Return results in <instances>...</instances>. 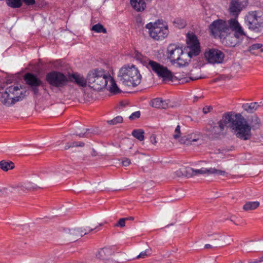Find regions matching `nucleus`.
Masks as SVG:
<instances>
[{
	"mask_svg": "<svg viewBox=\"0 0 263 263\" xmlns=\"http://www.w3.org/2000/svg\"><path fill=\"white\" fill-rule=\"evenodd\" d=\"M245 122V118L241 114L227 112L222 115V119L217 122V125L214 126L211 130L215 134H220L225 128L229 127L234 131L237 138L245 140L243 129Z\"/></svg>",
	"mask_w": 263,
	"mask_h": 263,
	"instance_id": "1",
	"label": "nucleus"
},
{
	"mask_svg": "<svg viewBox=\"0 0 263 263\" xmlns=\"http://www.w3.org/2000/svg\"><path fill=\"white\" fill-rule=\"evenodd\" d=\"M88 84L94 90L99 91L106 88L111 93L118 94L121 92L114 79L104 70L96 68L87 74Z\"/></svg>",
	"mask_w": 263,
	"mask_h": 263,
	"instance_id": "2",
	"label": "nucleus"
},
{
	"mask_svg": "<svg viewBox=\"0 0 263 263\" xmlns=\"http://www.w3.org/2000/svg\"><path fill=\"white\" fill-rule=\"evenodd\" d=\"M120 83L125 86L136 87L141 81L139 70L134 65H125L119 70L118 75Z\"/></svg>",
	"mask_w": 263,
	"mask_h": 263,
	"instance_id": "3",
	"label": "nucleus"
},
{
	"mask_svg": "<svg viewBox=\"0 0 263 263\" xmlns=\"http://www.w3.org/2000/svg\"><path fill=\"white\" fill-rule=\"evenodd\" d=\"M230 31L220 39L223 44L227 46L234 47L238 40L246 36L243 29L236 18H231L230 22Z\"/></svg>",
	"mask_w": 263,
	"mask_h": 263,
	"instance_id": "4",
	"label": "nucleus"
},
{
	"mask_svg": "<svg viewBox=\"0 0 263 263\" xmlns=\"http://www.w3.org/2000/svg\"><path fill=\"white\" fill-rule=\"evenodd\" d=\"M178 176L184 175L187 177H193L199 175L216 174L220 176H224L227 173L224 171L216 169L215 168H206L202 167L200 169H194L191 167H183L176 172Z\"/></svg>",
	"mask_w": 263,
	"mask_h": 263,
	"instance_id": "5",
	"label": "nucleus"
},
{
	"mask_svg": "<svg viewBox=\"0 0 263 263\" xmlns=\"http://www.w3.org/2000/svg\"><path fill=\"white\" fill-rule=\"evenodd\" d=\"M145 27L149 30L150 36L155 40H162L168 35L167 27L163 24L162 21L158 20L154 24L149 23Z\"/></svg>",
	"mask_w": 263,
	"mask_h": 263,
	"instance_id": "6",
	"label": "nucleus"
},
{
	"mask_svg": "<svg viewBox=\"0 0 263 263\" xmlns=\"http://www.w3.org/2000/svg\"><path fill=\"white\" fill-rule=\"evenodd\" d=\"M46 81L51 89L58 88L60 90L67 85L68 79L66 76L60 72L52 71L46 75Z\"/></svg>",
	"mask_w": 263,
	"mask_h": 263,
	"instance_id": "7",
	"label": "nucleus"
},
{
	"mask_svg": "<svg viewBox=\"0 0 263 263\" xmlns=\"http://www.w3.org/2000/svg\"><path fill=\"white\" fill-rule=\"evenodd\" d=\"M245 23L249 29L256 32L263 33V17L257 11L248 13L245 18Z\"/></svg>",
	"mask_w": 263,
	"mask_h": 263,
	"instance_id": "8",
	"label": "nucleus"
},
{
	"mask_svg": "<svg viewBox=\"0 0 263 263\" xmlns=\"http://www.w3.org/2000/svg\"><path fill=\"white\" fill-rule=\"evenodd\" d=\"M230 19L228 21L220 19L215 20L209 26V31L215 37L218 36L220 39L230 31Z\"/></svg>",
	"mask_w": 263,
	"mask_h": 263,
	"instance_id": "9",
	"label": "nucleus"
},
{
	"mask_svg": "<svg viewBox=\"0 0 263 263\" xmlns=\"http://www.w3.org/2000/svg\"><path fill=\"white\" fill-rule=\"evenodd\" d=\"M187 46L183 50L190 58L198 55L200 52V43L197 36L193 33H188L186 39Z\"/></svg>",
	"mask_w": 263,
	"mask_h": 263,
	"instance_id": "10",
	"label": "nucleus"
},
{
	"mask_svg": "<svg viewBox=\"0 0 263 263\" xmlns=\"http://www.w3.org/2000/svg\"><path fill=\"white\" fill-rule=\"evenodd\" d=\"M261 125L260 119L256 115L251 116L248 120L245 119V127L243 129L245 133V141L251 138V129L255 130L259 128Z\"/></svg>",
	"mask_w": 263,
	"mask_h": 263,
	"instance_id": "11",
	"label": "nucleus"
},
{
	"mask_svg": "<svg viewBox=\"0 0 263 263\" xmlns=\"http://www.w3.org/2000/svg\"><path fill=\"white\" fill-rule=\"evenodd\" d=\"M148 65L159 77L162 78L164 80L173 81L175 78L167 67L156 62L148 60Z\"/></svg>",
	"mask_w": 263,
	"mask_h": 263,
	"instance_id": "12",
	"label": "nucleus"
},
{
	"mask_svg": "<svg viewBox=\"0 0 263 263\" xmlns=\"http://www.w3.org/2000/svg\"><path fill=\"white\" fill-rule=\"evenodd\" d=\"M148 65L159 77L162 78L164 80L173 81L175 78L167 67L156 62L148 60Z\"/></svg>",
	"mask_w": 263,
	"mask_h": 263,
	"instance_id": "13",
	"label": "nucleus"
},
{
	"mask_svg": "<svg viewBox=\"0 0 263 263\" xmlns=\"http://www.w3.org/2000/svg\"><path fill=\"white\" fill-rule=\"evenodd\" d=\"M204 57L208 63L214 64L221 63L224 55L220 50L212 48L205 51Z\"/></svg>",
	"mask_w": 263,
	"mask_h": 263,
	"instance_id": "14",
	"label": "nucleus"
},
{
	"mask_svg": "<svg viewBox=\"0 0 263 263\" xmlns=\"http://www.w3.org/2000/svg\"><path fill=\"white\" fill-rule=\"evenodd\" d=\"M247 4V0H232L229 8L230 15L237 20V17Z\"/></svg>",
	"mask_w": 263,
	"mask_h": 263,
	"instance_id": "15",
	"label": "nucleus"
},
{
	"mask_svg": "<svg viewBox=\"0 0 263 263\" xmlns=\"http://www.w3.org/2000/svg\"><path fill=\"white\" fill-rule=\"evenodd\" d=\"M24 80L26 84L32 89L33 93L37 95L39 92L38 87L43 84L42 81L36 76L31 73H27L25 74Z\"/></svg>",
	"mask_w": 263,
	"mask_h": 263,
	"instance_id": "16",
	"label": "nucleus"
},
{
	"mask_svg": "<svg viewBox=\"0 0 263 263\" xmlns=\"http://www.w3.org/2000/svg\"><path fill=\"white\" fill-rule=\"evenodd\" d=\"M65 233L69 241H75L80 237L87 234L86 230L83 228H77L66 230Z\"/></svg>",
	"mask_w": 263,
	"mask_h": 263,
	"instance_id": "17",
	"label": "nucleus"
},
{
	"mask_svg": "<svg viewBox=\"0 0 263 263\" xmlns=\"http://www.w3.org/2000/svg\"><path fill=\"white\" fill-rule=\"evenodd\" d=\"M183 50L182 48L174 44H171L167 49V58L170 60L172 64H174L179 57L181 56L180 54L182 53Z\"/></svg>",
	"mask_w": 263,
	"mask_h": 263,
	"instance_id": "18",
	"label": "nucleus"
},
{
	"mask_svg": "<svg viewBox=\"0 0 263 263\" xmlns=\"http://www.w3.org/2000/svg\"><path fill=\"white\" fill-rule=\"evenodd\" d=\"M114 251L112 248L105 247L98 251L97 257L102 260L104 263H110L111 256Z\"/></svg>",
	"mask_w": 263,
	"mask_h": 263,
	"instance_id": "19",
	"label": "nucleus"
},
{
	"mask_svg": "<svg viewBox=\"0 0 263 263\" xmlns=\"http://www.w3.org/2000/svg\"><path fill=\"white\" fill-rule=\"evenodd\" d=\"M21 86H11L7 88V92H9L12 98L22 100L25 96L26 91L21 90Z\"/></svg>",
	"mask_w": 263,
	"mask_h": 263,
	"instance_id": "20",
	"label": "nucleus"
},
{
	"mask_svg": "<svg viewBox=\"0 0 263 263\" xmlns=\"http://www.w3.org/2000/svg\"><path fill=\"white\" fill-rule=\"evenodd\" d=\"M151 105L153 107L160 109H166L172 106L169 100H163L160 98L152 100Z\"/></svg>",
	"mask_w": 263,
	"mask_h": 263,
	"instance_id": "21",
	"label": "nucleus"
},
{
	"mask_svg": "<svg viewBox=\"0 0 263 263\" xmlns=\"http://www.w3.org/2000/svg\"><path fill=\"white\" fill-rule=\"evenodd\" d=\"M1 101L4 104L7 106H10L14 104L15 102L19 101V99H16L12 98L7 90L3 92L1 97Z\"/></svg>",
	"mask_w": 263,
	"mask_h": 263,
	"instance_id": "22",
	"label": "nucleus"
},
{
	"mask_svg": "<svg viewBox=\"0 0 263 263\" xmlns=\"http://www.w3.org/2000/svg\"><path fill=\"white\" fill-rule=\"evenodd\" d=\"M70 79L71 81L74 82L81 87H85L88 83L87 79H86L82 75L78 73H73Z\"/></svg>",
	"mask_w": 263,
	"mask_h": 263,
	"instance_id": "23",
	"label": "nucleus"
},
{
	"mask_svg": "<svg viewBox=\"0 0 263 263\" xmlns=\"http://www.w3.org/2000/svg\"><path fill=\"white\" fill-rule=\"evenodd\" d=\"M180 55L181 56L179 57V58L177 59L173 64H176L179 67H183L187 65L191 61V58H190L184 50H183L182 53Z\"/></svg>",
	"mask_w": 263,
	"mask_h": 263,
	"instance_id": "24",
	"label": "nucleus"
},
{
	"mask_svg": "<svg viewBox=\"0 0 263 263\" xmlns=\"http://www.w3.org/2000/svg\"><path fill=\"white\" fill-rule=\"evenodd\" d=\"M130 1L132 7L138 12L142 11L146 8L144 0H130Z\"/></svg>",
	"mask_w": 263,
	"mask_h": 263,
	"instance_id": "25",
	"label": "nucleus"
},
{
	"mask_svg": "<svg viewBox=\"0 0 263 263\" xmlns=\"http://www.w3.org/2000/svg\"><path fill=\"white\" fill-rule=\"evenodd\" d=\"M199 139V136L196 135L195 134H191L189 135L187 137H182L180 140L179 142L180 143L184 144L186 145L192 144L193 142H196Z\"/></svg>",
	"mask_w": 263,
	"mask_h": 263,
	"instance_id": "26",
	"label": "nucleus"
},
{
	"mask_svg": "<svg viewBox=\"0 0 263 263\" xmlns=\"http://www.w3.org/2000/svg\"><path fill=\"white\" fill-rule=\"evenodd\" d=\"M259 107L257 102L246 103L242 105V108L248 112L252 113L255 111Z\"/></svg>",
	"mask_w": 263,
	"mask_h": 263,
	"instance_id": "27",
	"label": "nucleus"
},
{
	"mask_svg": "<svg viewBox=\"0 0 263 263\" xmlns=\"http://www.w3.org/2000/svg\"><path fill=\"white\" fill-rule=\"evenodd\" d=\"M260 203L258 201L247 202L243 206V209L245 211L254 210L259 206Z\"/></svg>",
	"mask_w": 263,
	"mask_h": 263,
	"instance_id": "28",
	"label": "nucleus"
},
{
	"mask_svg": "<svg viewBox=\"0 0 263 263\" xmlns=\"http://www.w3.org/2000/svg\"><path fill=\"white\" fill-rule=\"evenodd\" d=\"M14 167V164L12 161L2 160L0 161V168L4 171L7 172Z\"/></svg>",
	"mask_w": 263,
	"mask_h": 263,
	"instance_id": "29",
	"label": "nucleus"
},
{
	"mask_svg": "<svg viewBox=\"0 0 263 263\" xmlns=\"http://www.w3.org/2000/svg\"><path fill=\"white\" fill-rule=\"evenodd\" d=\"M23 184L20 183L15 186H10L8 190L10 192L17 193L18 194H22L26 192L25 188L23 187Z\"/></svg>",
	"mask_w": 263,
	"mask_h": 263,
	"instance_id": "30",
	"label": "nucleus"
},
{
	"mask_svg": "<svg viewBox=\"0 0 263 263\" xmlns=\"http://www.w3.org/2000/svg\"><path fill=\"white\" fill-rule=\"evenodd\" d=\"M23 184L20 183L15 186H10L8 190L10 192L17 193L18 194H22L26 192L25 188L23 187Z\"/></svg>",
	"mask_w": 263,
	"mask_h": 263,
	"instance_id": "31",
	"label": "nucleus"
},
{
	"mask_svg": "<svg viewBox=\"0 0 263 263\" xmlns=\"http://www.w3.org/2000/svg\"><path fill=\"white\" fill-rule=\"evenodd\" d=\"M200 72L201 70L199 68H194L191 71L189 79L191 80H196L202 78Z\"/></svg>",
	"mask_w": 263,
	"mask_h": 263,
	"instance_id": "32",
	"label": "nucleus"
},
{
	"mask_svg": "<svg viewBox=\"0 0 263 263\" xmlns=\"http://www.w3.org/2000/svg\"><path fill=\"white\" fill-rule=\"evenodd\" d=\"M132 135L139 140V141H143L144 139V132L142 129H134L132 132Z\"/></svg>",
	"mask_w": 263,
	"mask_h": 263,
	"instance_id": "33",
	"label": "nucleus"
},
{
	"mask_svg": "<svg viewBox=\"0 0 263 263\" xmlns=\"http://www.w3.org/2000/svg\"><path fill=\"white\" fill-rule=\"evenodd\" d=\"M7 5L12 8H18L22 6V0H6Z\"/></svg>",
	"mask_w": 263,
	"mask_h": 263,
	"instance_id": "34",
	"label": "nucleus"
},
{
	"mask_svg": "<svg viewBox=\"0 0 263 263\" xmlns=\"http://www.w3.org/2000/svg\"><path fill=\"white\" fill-rule=\"evenodd\" d=\"M257 50H260L261 52V57H263V45L261 44L256 43L252 45L249 47V51L253 53V52H255Z\"/></svg>",
	"mask_w": 263,
	"mask_h": 263,
	"instance_id": "35",
	"label": "nucleus"
},
{
	"mask_svg": "<svg viewBox=\"0 0 263 263\" xmlns=\"http://www.w3.org/2000/svg\"><path fill=\"white\" fill-rule=\"evenodd\" d=\"M23 187L25 188L26 192L33 191L39 188L36 184L31 182H27L23 183Z\"/></svg>",
	"mask_w": 263,
	"mask_h": 263,
	"instance_id": "36",
	"label": "nucleus"
},
{
	"mask_svg": "<svg viewBox=\"0 0 263 263\" xmlns=\"http://www.w3.org/2000/svg\"><path fill=\"white\" fill-rule=\"evenodd\" d=\"M91 30L97 33H106L107 32L106 29L103 26L99 23L93 25L92 27Z\"/></svg>",
	"mask_w": 263,
	"mask_h": 263,
	"instance_id": "37",
	"label": "nucleus"
},
{
	"mask_svg": "<svg viewBox=\"0 0 263 263\" xmlns=\"http://www.w3.org/2000/svg\"><path fill=\"white\" fill-rule=\"evenodd\" d=\"M173 23L176 27L179 28H183L186 26V22L180 18H176L174 21Z\"/></svg>",
	"mask_w": 263,
	"mask_h": 263,
	"instance_id": "38",
	"label": "nucleus"
},
{
	"mask_svg": "<svg viewBox=\"0 0 263 263\" xmlns=\"http://www.w3.org/2000/svg\"><path fill=\"white\" fill-rule=\"evenodd\" d=\"M151 249L148 248L147 249H146L145 251L141 252L137 257V259H140V258H145L146 257L148 256L151 254Z\"/></svg>",
	"mask_w": 263,
	"mask_h": 263,
	"instance_id": "39",
	"label": "nucleus"
},
{
	"mask_svg": "<svg viewBox=\"0 0 263 263\" xmlns=\"http://www.w3.org/2000/svg\"><path fill=\"white\" fill-rule=\"evenodd\" d=\"M122 117L121 116H117L111 120H108L107 122L110 125H116L118 123H122Z\"/></svg>",
	"mask_w": 263,
	"mask_h": 263,
	"instance_id": "40",
	"label": "nucleus"
},
{
	"mask_svg": "<svg viewBox=\"0 0 263 263\" xmlns=\"http://www.w3.org/2000/svg\"><path fill=\"white\" fill-rule=\"evenodd\" d=\"M181 136V130H180V126L179 125H177L176 127L174 132V134L173 135V138L175 139H178Z\"/></svg>",
	"mask_w": 263,
	"mask_h": 263,
	"instance_id": "41",
	"label": "nucleus"
},
{
	"mask_svg": "<svg viewBox=\"0 0 263 263\" xmlns=\"http://www.w3.org/2000/svg\"><path fill=\"white\" fill-rule=\"evenodd\" d=\"M98 227L97 226H95L92 223H90L89 224V226H86L85 228H83V229H85L86 230L87 234L93 230L97 229Z\"/></svg>",
	"mask_w": 263,
	"mask_h": 263,
	"instance_id": "42",
	"label": "nucleus"
},
{
	"mask_svg": "<svg viewBox=\"0 0 263 263\" xmlns=\"http://www.w3.org/2000/svg\"><path fill=\"white\" fill-rule=\"evenodd\" d=\"M140 112L139 111H135L132 114V115L129 117V119L130 120H134L136 119H138L140 117Z\"/></svg>",
	"mask_w": 263,
	"mask_h": 263,
	"instance_id": "43",
	"label": "nucleus"
},
{
	"mask_svg": "<svg viewBox=\"0 0 263 263\" xmlns=\"http://www.w3.org/2000/svg\"><path fill=\"white\" fill-rule=\"evenodd\" d=\"M127 219V218H121L118 221V223L115 224V227H124L125 224V220Z\"/></svg>",
	"mask_w": 263,
	"mask_h": 263,
	"instance_id": "44",
	"label": "nucleus"
},
{
	"mask_svg": "<svg viewBox=\"0 0 263 263\" xmlns=\"http://www.w3.org/2000/svg\"><path fill=\"white\" fill-rule=\"evenodd\" d=\"M70 146L71 147H83L84 146V143L83 142H72L70 143Z\"/></svg>",
	"mask_w": 263,
	"mask_h": 263,
	"instance_id": "45",
	"label": "nucleus"
},
{
	"mask_svg": "<svg viewBox=\"0 0 263 263\" xmlns=\"http://www.w3.org/2000/svg\"><path fill=\"white\" fill-rule=\"evenodd\" d=\"M150 141L154 145H156L158 141L157 140V137L155 135H152L150 137Z\"/></svg>",
	"mask_w": 263,
	"mask_h": 263,
	"instance_id": "46",
	"label": "nucleus"
},
{
	"mask_svg": "<svg viewBox=\"0 0 263 263\" xmlns=\"http://www.w3.org/2000/svg\"><path fill=\"white\" fill-rule=\"evenodd\" d=\"M212 109L213 107L211 106H206L203 108V112L206 114L210 112Z\"/></svg>",
	"mask_w": 263,
	"mask_h": 263,
	"instance_id": "47",
	"label": "nucleus"
},
{
	"mask_svg": "<svg viewBox=\"0 0 263 263\" xmlns=\"http://www.w3.org/2000/svg\"><path fill=\"white\" fill-rule=\"evenodd\" d=\"M23 2L27 5H32L35 4V0H22V3Z\"/></svg>",
	"mask_w": 263,
	"mask_h": 263,
	"instance_id": "48",
	"label": "nucleus"
},
{
	"mask_svg": "<svg viewBox=\"0 0 263 263\" xmlns=\"http://www.w3.org/2000/svg\"><path fill=\"white\" fill-rule=\"evenodd\" d=\"M122 164L124 166H128L130 164V160L128 158H125L122 161Z\"/></svg>",
	"mask_w": 263,
	"mask_h": 263,
	"instance_id": "49",
	"label": "nucleus"
},
{
	"mask_svg": "<svg viewBox=\"0 0 263 263\" xmlns=\"http://www.w3.org/2000/svg\"><path fill=\"white\" fill-rule=\"evenodd\" d=\"M263 261V256L260 257L258 259H254L249 263H260Z\"/></svg>",
	"mask_w": 263,
	"mask_h": 263,
	"instance_id": "50",
	"label": "nucleus"
},
{
	"mask_svg": "<svg viewBox=\"0 0 263 263\" xmlns=\"http://www.w3.org/2000/svg\"><path fill=\"white\" fill-rule=\"evenodd\" d=\"M89 130L88 129H86V132L84 134H79V136L80 137H83L84 136H85L86 137H89V133L88 132Z\"/></svg>",
	"mask_w": 263,
	"mask_h": 263,
	"instance_id": "51",
	"label": "nucleus"
},
{
	"mask_svg": "<svg viewBox=\"0 0 263 263\" xmlns=\"http://www.w3.org/2000/svg\"><path fill=\"white\" fill-rule=\"evenodd\" d=\"M136 22L138 24L143 25L142 19L140 16H138L136 18Z\"/></svg>",
	"mask_w": 263,
	"mask_h": 263,
	"instance_id": "52",
	"label": "nucleus"
},
{
	"mask_svg": "<svg viewBox=\"0 0 263 263\" xmlns=\"http://www.w3.org/2000/svg\"><path fill=\"white\" fill-rule=\"evenodd\" d=\"M70 147H71V146H70V143H67L65 146L64 149L66 150Z\"/></svg>",
	"mask_w": 263,
	"mask_h": 263,
	"instance_id": "53",
	"label": "nucleus"
},
{
	"mask_svg": "<svg viewBox=\"0 0 263 263\" xmlns=\"http://www.w3.org/2000/svg\"><path fill=\"white\" fill-rule=\"evenodd\" d=\"M253 54L259 55L261 57V52H260V50H257L255 52H253Z\"/></svg>",
	"mask_w": 263,
	"mask_h": 263,
	"instance_id": "54",
	"label": "nucleus"
},
{
	"mask_svg": "<svg viewBox=\"0 0 263 263\" xmlns=\"http://www.w3.org/2000/svg\"><path fill=\"white\" fill-rule=\"evenodd\" d=\"M212 248V245H211L210 244H206L205 245V248H206V249H210V248Z\"/></svg>",
	"mask_w": 263,
	"mask_h": 263,
	"instance_id": "55",
	"label": "nucleus"
},
{
	"mask_svg": "<svg viewBox=\"0 0 263 263\" xmlns=\"http://www.w3.org/2000/svg\"><path fill=\"white\" fill-rule=\"evenodd\" d=\"M8 190L7 189H5V188H4V189H3V190H1V189H0V195H1L2 193L4 192V191H5V190Z\"/></svg>",
	"mask_w": 263,
	"mask_h": 263,
	"instance_id": "56",
	"label": "nucleus"
},
{
	"mask_svg": "<svg viewBox=\"0 0 263 263\" xmlns=\"http://www.w3.org/2000/svg\"><path fill=\"white\" fill-rule=\"evenodd\" d=\"M140 56H141L140 54H137L136 57H137V59H139L140 58Z\"/></svg>",
	"mask_w": 263,
	"mask_h": 263,
	"instance_id": "57",
	"label": "nucleus"
},
{
	"mask_svg": "<svg viewBox=\"0 0 263 263\" xmlns=\"http://www.w3.org/2000/svg\"><path fill=\"white\" fill-rule=\"evenodd\" d=\"M197 100V97H194V101H196Z\"/></svg>",
	"mask_w": 263,
	"mask_h": 263,
	"instance_id": "58",
	"label": "nucleus"
},
{
	"mask_svg": "<svg viewBox=\"0 0 263 263\" xmlns=\"http://www.w3.org/2000/svg\"><path fill=\"white\" fill-rule=\"evenodd\" d=\"M129 219H130V220H133V219H134V217H130L129 218Z\"/></svg>",
	"mask_w": 263,
	"mask_h": 263,
	"instance_id": "59",
	"label": "nucleus"
},
{
	"mask_svg": "<svg viewBox=\"0 0 263 263\" xmlns=\"http://www.w3.org/2000/svg\"><path fill=\"white\" fill-rule=\"evenodd\" d=\"M102 225H103V223H100V224H99V226H102Z\"/></svg>",
	"mask_w": 263,
	"mask_h": 263,
	"instance_id": "60",
	"label": "nucleus"
},
{
	"mask_svg": "<svg viewBox=\"0 0 263 263\" xmlns=\"http://www.w3.org/2000/svg\"><path fill=\"white\" fill-rule=\"evenodd\" d=\"M231 220L232 221H233V220L232 219V217L231 218Z\"/></svg>",
	"mask_w": 263,
	"mask_h": 263,
	"instance_id": "61",
	"label": "nucleus"
}]
</instances>
